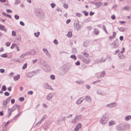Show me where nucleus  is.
<instances>
[{
    "label": "nucleus",
    "instance_id": "1",
    "mask_svg": "<svg viewBox=\"0 0 131 131\" xmlns=\"http://www.w3.org/2000/svg\"><path fill=\"white\" fill-rule=\"evenodd\" d=\"M107 119L104 117H103L101 119L100 122L102 124H104L107 122Z\"/></svg>",
    "mask_w": 131,
    "mask_h": 131
},
{
    "label": "nucleus",
    "instance_id": "2",
    "mask_svg": "<svg viewBox=\"0 0 131 131\" xmlns=\"http://www.w3.org/2000/svg\"><path fill=\"white\" fill-rule=\"evenodd\" d=\"M83 61L85 63L88 64L90 62L91 60L89 58H83Z\"/></svg>",
    "mask_w": 131,
    "mask_h": 131
},
{
    "label": "nucleus",
    "instance_id": "3",
    "mask_svg": "<svg viewBox=\"0 0 131 131\" xmlns=\"http://www.w3.org/2000/svg\"><path fill=\"white\" fill-rule=\"evenodd\" d=\"M81 128V125L80 124H79L77 125L74 129L75 131H78L80 130Z\"/></svg>",
    "mask_w": 131,
    "mask_h": 131
},
{
    "label": "nucleus",
    "instance_id": "4",
    "mask_svg": "<svg viewBox=\"0 0 131 131\" xmlns=\"http://www.w3.org/2000/svg\"><path fill=\"white\" fill-rule=\"evenodd\" d=\"M83 99L82 98H80L77 101V104H81L82 102Z\"/></svg>",
    "mask_w": 131,
    "mask_h": 131
},
{
    "label": "nucleus",
    "instance_id": "5",
    "mask_svg": "<svg viewBox=\"0 0 131 131\" xmlns=\"http://www.w3.org/2000/svg\"><path fill=\"white\" fill-rule=\"evenodd\" d=\"M20 77V75L19 74H18L16 76H15L14 77V80L16 81Z\"/></svg>",
    "mask_w": 131,
    "mask_h": 131
},
{
    "label": "nucleus",
    "instance_id": "6",
    "mask_svg": "<svg viewBox=\"0 0 131 131\" xmlns=\"http://www.w3.org/2000/svg\"><path fill=\"white\" fill-rule=\"evenodd\" d=\"M116 105V104L115 103H111L110 104L107 105V106L109 107H112L115 106Z\"/></svg>",
    "mask_w": 131,
    "mask_h": 131
},
{
    "label": "nucleus",
    "instance_id": "7",
    "mask_svg": "<svg viewBox=\"0 0 131 131\" xmlns=\"http://www.w3.org/2000/svg\"><path fill=\"white\" fill-rule=\"evenodd\" d=\"M109 125L110 126H112L114 125L115 124V122L114 121H111L109 122Z\"/></svg>",
    "mask_w": 131,
    "mask_h": 131
},
{
    "label": "nucleus",
    "instance_id": "8",
    "mask_svg": "<svg viewBox=\"0 0 131 131\" xmlns=\"http://www.w3.org/2000/svg\"><path fill=\"white\" fill-rule=\"evenodd\" d=\"M72 32L70 31L67 34V36L69 38H70L72 36Z\"/></svg>",
    "mask_w": 131,
    "mask_h": 131
},
{
    "label": "nucleus",
    "instance_id": "9",
    "mask_svg": "<svg viewBox=\"0 0 131 131\" xmlns=\"http://www.w3.org/2000/svg\"><path fill=\"white\" fill-rule=\"evenodd\" d=\"M131 118V116L130 115H128L125 118V119L126 121H128L129 119H130Z\"/></svg>",
    "mask_w": 131,
    "mask_h": 131
},
{
    "label": "nucleus",
    "instance_id": "10",
    "mask_svg": "<svg viewBox=\"0 0 131 131\" xmlns=\"http://www.w3.org/2000/svg\"><path fill=\"white\" fill-rule=\"evenodd\" d=\"M9 121H8L5 123V125L3 127L4 129H5V130H6V127L8 126L9 124Z\"/></svg>",
    "mask_w": 131,
    "mask_h": 131
},
{
    "label": "nucleus",
    "instance_id": "11",
    "mask_svg": "<svg viewBox=\"0 0 131 131\" xmlns=\"http://www.w3.org/2000/svg\"><path fill=\"white\" fill-rule=\"evenodd\" d=\"M130 126V125L129 124L126 125L125 126V129L126 130H127L129 129V128Z\"/></svg>",
    "mask_w": 131,
    "mask_h": 131
},
{
    "label": "nucleus",
    "instance_id": "12",
    "mask_svg": "<svg viewBox=\"0 0 131 131\" xmlns=\"http://www.w3.org/2000/svg\"><path fill=\"white\" fill-rule=\"evenodd\" d=\"M94 33L95 34L97 35L99 33V31L98 30L95 29L94 31Z\"/></svg>",
    "mask_w": 131,
    "mask_h": 131
},
{
    "label": "nucleus",
    "instance_id": "13",
    "mask_svg": "<svg viewBox=\"0 0 131 131\" xmlns=\"http://www.w3.org/2000/svg\"><path fill=\"white\" fill-rule=\"evenodd\" d=\"M0 29L1 30H5V28L4 26L2 25H0Z\"/></svg>",
    "mask_w": 131,
    "mask_h": 131
},
{
    "label": "nucleus",
    "instance_id": "14",
    "mask_svg": "<svg viewBox=\"0 0 131 131\" xmlns=\"http://www.w3.org/2000/svg\"><path fill=\"white\" fill-rule=\"evenodd\" d=\"M105 71H103L101 73L100 75V77H103L104 75L105 74Z\"/></svg>",
    "mask_w": 131,
    "mask_h": 131
},
{
    "label": "nucleus",
    "instance_id": "15",
    "mask_svg": "<svg viewBox=\"0 0 131 131\" xmlns=\"http://www.w3.org/2000/svg\"><path fill=\"white\" fill-rule=\"evenodd\" d=\"M113 36L112 37L111 36H110L109 37V38L111 40V39L113 38H114L115 37V35L116 34L115 32H113Z\"/></svg>",
    "mask_w": 131,
    "mask_h": 131
},
{
    "label": "nucleus",
    "instance_id": "16",
    "mask_svg": "<svg viewBox=\"0 0 131 131\" xmlns=\"http://www.w3.org/2000/svg\"><path fill=\"white\" fill-rule=\"evenodd\" d=\"M2 90L4 91H6V88L5 85H4L3 86Z\"/></svg>",
    "mask_w": 131,
    "mask_h": 131
},
{
    "label": "nucleus",
    "instance_id": "17",
    "mask_svg": "<svg viewBox=\"0 0 131 131\" xmlns=\"http://www.w3.org/2000/svg\"><path fill=\"white\" fill-rule=\"evenodd\" d=\"M7 103V100H6L4 101L3 102V105H5V107H6Z\"/></svg>",
    "mask_w": 131,
    "mask_h": 131
},
{
    "label": "nucleus",
    "instance_id": "18",
    "mask_svg": "<svg viewBox=\"0 0 131 131\" xmlns=\"http://www.w3.org/2000/svg\"><path fill=\"white\" fill-rule=\"evenodd\" d=\"M12 111V110H11L10 109H8V114L9 116H10V115H11Z\"/></svg>",
    "mask_w": 131,
    "mask_h": 131
},
{
    "label": "nucleus",
    "instance_id": "19",
    "mask_svg": "<svg viewBox=\"0 0 131 131\" xmlns=\"http://www.w3.org/2000/svg\"><path fill=\"white\" fill-rule=\"evenodd\" d=\"M52 96L51 94L48 95L47 96V98L48 100H49L51 98Z\"/></svg>",
    "mask_w": 131,
    "mask_h": 131
},
{
    "label": "nucleus",
    "instance_id": "20",
    "mask_svg": "<svg viewBox=\"0 0 131 131\" xmlns=\"http://www.w3.org/2000/svg\"><path fill=\"white\" fill-rule=\"evenodd\" d=\"M40 34V33L39 32H37V33H34V35L36 37H38L39 35Z\"/></svg>",
    "mask_w": 131,
    "mask_h": 131
},
{
    "label": "nucleus",
    "instance_id": "21",
    "mask_svg": "<svg viewBox=\"0 0 131 131\" xmlns=\"http://www.w3.org/2000/svg\"><path fill=\"white\" fill-rule=\"evenodd\" d=\"M70 57L71 58H73L74 60H76L77 58L76 56L74 55H72Z\"/></svg>",
    "mask_w": 131,
    "mask_h": 131
},
{
    "label": "nucleus",
    "instance_id": "22",
    "mask_svg": "<svg viewBox=\"0 0 131 131\" xmlns=\"http://www.w3.org/2000/svg\"><path fill=\"white\" fill-rule=\"evenodd\" d=\"M27 63L25 64L23 67L22 69H26L27 68Z\"/></svg>",
    "mask_w": 131,
    "mask_h": 131
},
{
    "label": "nucleus",
    "instance_id": "23",
    "mask_svg": "<svg viewBox=\"0 0 131 131\" xmlns=\"http://www.w3.org/2000/svg\"><path fill=\"white\" fill-rule=\"evenodd\" d=\"M102 28L105 31L106 33H107V32L106 31L105 26L104 25H103L102 26Z\"/></svg>",
    "mask_w": 131,
    "mask_h": 131
},
{
    "label": "nucleus",
    "instance_id": "24",
    "mask_svg": "<svg viewBox=\"0 0 131 131\" xmlns=\"http://www.w3.org/2000/svg\"><path fill=\"white\" fill-rule=\"evenodd\" d=\"M43 50L44 51V52H45V53L46 54H48V51L45 48H43Z\"/></svg>",
    "mask_w": 131,
    "mask_h": 131
},
{
    "label": "nucleus",
    "instance_id": "25",
    "mask_svg": "<svg viewBox=\"0 0 131 131\" xmlns=\"http://www.w3.org/2000/svg\"><path fill=\"white\" fill-rule=\"evenodd\" d=\"M31 53L32 54H34L36 53V51L35 50H32L31 51Z\"/></svg>",
    "mask_w": 131,
    "mask_h": 131
},
{
    "label": "nucleus",
    "instance_id": "26",
    "mask_svg": "<svg viewBox=\"0 0 131 131\" xmlns=\"http://www.w3.org/2000/svg\"><path fill=\"white\" fill-rule=\"evenodd\" d=\"M83 54L86 57H88L89 56V54L86 53H84Z\"/></svg>",
    "mask_w": 131,
    "mask_h": 131
},
{
    "label": "nucleus",
    "instance_id": "27",
    "mask_svg": "<svg viewBox=\"0 0 131 131\" xmlns=\"http://www.w3.org/2000/svg\"><path fill=\"white\" fill-rule=\"evenodd\" d=\"M24 100V97H21L19 98V100L20 101H23Z\"/></svg>",
    "mask_w": 131,
    "mask_h": 131
},
{
    "label": "nucleus",
    "instance_id": "28",
    "mask_svg": "<svg viewBox=\"0 0 131 131\" xmlns=\"http://www.w3.org/2000/svg\"><path fill=\"white\" fill-rule=\"evenodd\" d=\"M27 76L28 78H30L32 76V75L31 73H28V74Z\"/></svg>",
    "mask_w": 131,
    "mask_h": 131
},
{
    "label": "nucleus",
    "instance_id": "29",
    "mask_svg": "<svg viewBox=\"0 0 131 131\" xmlns=\"http://www.w3.org/2000/svg\"><path fill=\"white\" fill-rule=\"evenodd\" d=\"M56 5L54 3H52L51 4V6L52 8H53Z\"/></svg>",
    "mask_w": 131,
    "mask_h": 131
},
{
    "label": "nucleus",
    "instance_id": "30",
    "mask_svg": "<svg viewBox=\"0 0 131 131\" xmlns=\"http://www.w3.org/2000/svg\"><path fill=\"white\" fill-rule=\"evenodd\" d=\"M10 42H8L6 43V45L8 47L10 45Z\"/></svg>",
    "mask_w": 131,
    "mask_h": 131
},
{
    "label": "nucleus",
    "instance_id": "31",
    "mask_svg": "<svg viewBox=\"0 0 131 131\" xmlns=\"http://www.w3.org/2000/svg\"><path fill=\"white\" fill-rule=\"evenodd\" d=\"M83 13H84V15L85 16H87L88 14V13L87 12H86L85 11H84L83 12Z\"/></svg>",
    "mask_w": 131,
    "mask_h": 131
},
{
    "label": "nucleus",
    "instance_id": "32",
    "mask_svg": "<svg viewBox=\"0 0 131 131\" xmlns=\"http://www.w3.org/2000/svg\"><path fill=\"white\" fill-rule=\"evenodd\" d=\"M64 7L66 8H68V6L66 4H64L63 5Z\"/></svg>",
    "mask_w": 131,
    "mask_h": 131
},
{
    "label": "nucleus",
    "instance_id": "33",
    "mask_svg": "<svg viewBox=\"0 0 131 131\" xmlns=\"http://www.w3.org/2000/svg\"><path fill=\"white\" fill-rule=\"evenodd\" d=\"M80 64V63L79 61H78L75 63V64L76 65H79Z\"/></svg>",
    "mask_w": 131,
    "mask_h": 131
},
{
    "label": "nucleus",
    "instance_id": "34",
    "mask_svg": "<svg viewBox=\"0 0 131 131\" xmlns=\"http://www.w3.org/2000/svg\"><path fill=\"white\" fill-rule=\"evenodd\" d=\"M4 95L6 96H8L9 95V93L7 92H6L4 93Z\"/></svg>",
    "mask_w": 131,
    "mask_h": 131
},
{
    "label": "nucleus",
    "instance_id": "35",
    "mask_svg": "<svg viewBox=\"0 0 131 131\" xmlns=\"http://www.w3.org/2000/svg\"><path fill=\"white\" fill-rule=\"evenodd\" d=\"M53 42L54 43H55V44H56V45H57L58 43V41L56 39H55L54 40V41H53Z\"/></svg>",
    "mask_w": 131,
    "mask_h": 131
},
{
    "label": "nucleus",
    "instance_id": "36",
    "mask_svg": "<svg viewBox=\"0 0 131 131\" xmlns=\"http://www.w3.org/2000/svg\"><path fill=\"white\" fill-rule=\"evenodd\" d=\"M129 9V7L128 6H126L125 7H124L123 8V9L124 10H127L128 9Z\"/></svg>",
    "mask_w": 131,
    "mask_h": 131
},
{
    "label": "nucleus",
    "instance_id": "37",
    "mask_svg": "<svg viewBox=\"0 0 131 131\" xmlns=\"http://www.w3.org/2000/svg\"><path fill=\"white\" fill-rule=\"evenodd\" d=\"M2 14L5 16L6 17H8V14H7L5 13L4 12H2Z\"/></svg>",
    "mask_w": 131,
    "mask_h": 131
},
{
    "label": "nucleus",
    "instance_id": "38",
    "mask_svg": "<svg viewBox=\"0 0 131 131\" xmlns=\"http://www.w3.org/2000/svg\"><path fill=\"white\" fill-rule=\"evenodd\" d=\"M26 54L25 53L23 54L20 56V57L21 58H23L26 56Z\"/></svg>",
    "mask_w": 131,
    "mask_h": 131
},
{
    "label": "nucleus",
    "instance_id": "39",
    "mask_svg": "<svg viewBox=\"0 0 131 131\" xmlns=\"http://www.w3.org/2000/svg\"><path fill=\"white\" fill-rule=\"evenodd\" d=\"M1 56L3 57H7V55L6 54H2Z\"/></svg>",
    "mask_w": 131,
    "mask_h": 131
},
{
    "label": "nucleus",
    "instance_id": "40",
    "mask_svg": "<svg viewBox=\"0 0 131 131\" xmlns=\"http://www.w3.org/2000/svg\"><path fill=\"white\" fill-rule=\"evenodd\" d=\"M50 78L52 80H54L55 79V76L53 75H51L50 76Z\"/></svg>",
    "mask_w": 131,
    "mask_h": 131
},
{
    "label": "nucleus",
    "instance_id": "41",
    "mask_svg": "<svg viewBox=\"0 0 131 131\" xmlns=\"http://www.w3.org/2000/svg\"><path fill=\"white\" fill-rule=\"evenodd\" d=\"M111 17L112 19L113 20H114L115 18V16L114 15H112L111 16Z\"/></svg>",
    "mask_w": 131,
    "mask_h": 131
},
{
    "label": "nucleus",
    "instance_id": "42",
    "mask_svg": "<svg viewBox=\"0 0 131 131\" xmlns=\"http://www.w3.org/2000/svg\"><path fill=\"white\" fill-rule=\"evenodd\" d=\"M0 71L1 73H3L5 72V70L3 69H1L0 70Z\"/></svg>",
    "mask_w": 131,
    "mask_h": 131
},
{
    "label": "nucleus",
    "instance_id": "43",
    "mask_svg": "<svg viewBox=\"0 0 131 131\" xmlns=\"http://www.w3.org/2000/svg\"><path fill=\"white\" fill-rule=\"evenodd\" d=\"M12 35L13 36H16V33L15 32V31H13L12 32Z\"/></svg>",
    "mask_w": 131,
    "mask_h": 131
},
{
    "label": "nucleus",
    "instance_id": "44",
    "mask_svg": "<svg viewBox=\"0 0 131 131\" xmlns=\"http://www.w3.org/2000/svg\"><path fill=\"white\" fill-rule=\"evenodd\" d=\"M96 4L97 5H98L99 6H100L102 5V3L101 2H99L97 3Z\"/></svg>",
    "mask_w": 131,
    "mask_h": 131
},
{
    "label": "nucleus",
    "instance_id": "45",
    "mask_svg": "<svg viewBox=\"0 0 131 131\" xmlns=\"http://www.w3.org/2000/svg\"><path fill=\"white\" fill-rule=\"evenodd\" d=\"M15 17L16 19H18L19 18V16L16 14L15 15Z\"/></svg>",
    "mask_w": 131,
    "mask_h": 131
},
{
    "label": "nucleus",
    "instance_id": "46",
    "mask_svg": "<svg viewBox=\"0 0 131 131\" xmlns=\"http://www.w3.org/2000/svg\"><path fill=\"white\" fill-rule=\"evenodd\" d=\"M6 12H7L9 13H11L12 12V11L9 9H7L6 10Z\"/></svg>",
    "mask_w": 131,
    "mask_h": 131
},
{
    "label": "nucleus",
    "instance_id": "47",
    "mask_svg": "<svg viewBox=\"0 0 131 131\" xmlns=\"http://www.w3.org/2000/svg\"><path fill=\"white\" fill-rule=\"evenodd\" d=\"M70 22V20L68 19L66 21V23L67 24H68Z\"/></svg>",
    "mask_w": 131,
    "mask_h": 131
},
{
    "label": "nucleus",
    "instance_id": "48",
    "mask_svg": "<svg viewBox=\"0 0 131 131\" xmlns=\"http://www.w3.org/2000/svg\"><path fill=\"white\" fill-rule=\"evenodd\" d=\"M76 15L78 17H80L81 16V15L79 13H77L76 14Z\"/></svg>",
    "mask_w": 131,
    "mask_h": 131
},
{
    "label": "nucleus",
    "instance_id": "49",
    "mask_svg": "<svg viewBox=\"0 0 131 131\" xmlns=\"http://www.w3.org/2000/svg\"><path fill=\"white\" fill-rule=\"evenodd\" d=\"M15 44H13L12 46H11V49L14 48L15 46Z\"/></svg>",
    "mask_w": 131,
    "mask_h": 131
},
{
    "label": "nucleus",
    "instance_id": "50",
    "mask_svg": "<svg viewBox=\"0 0 131 131\" xmlns=\"http://www.w3.org/2000/svg\"><path fill=\"white\" fill-rule=\"evenodd\" d=\"M15 102V100L14 99H12L11 100V102L12 104H13Z\"/></svg>",
    "mask_w": 131,
    "mask_h": 131
},
{
    "label": "nucleus",
    "instance_id": "51",
    "mask_svg": "<svg viewBox=\"0 0 131 131\" xmlns=\"http://www.w3.org/2000/svg\"><path fill=\"white\" fill-rule=\"evenodd\" d=\"M33 93V92L32 91H30L28 92V94H32Z\"/></svg>",
    "mask_w": 131,
    "mask_h": 131
},
{
    "label": "nucleus",
    "instance_id": "52",
    "mask_svg": "<svg viewBox=\"0 0 131 131\" xmlns=\"http://www.w3.org/2000/svg\"><path fill=\"white\" fill-rule=\"evenodd\" d=\"M125 51V48L123 47V48L122 49V50L121 51V53H123Z\"/></svg>",
    "mask_w": 131,
    "mask_h": 131
},
{
    "label": "nucleus",
    "instance_id": "53",
    "mask_svg": "<svg viewBox=\"0 0 131 131\" xmlns=\"http://www.w3.org/2000/svg\"><path fill=\"white\" fill-rule=\"evenodd\" d=\"M7 0H0V1L1 2L4 3Z\"/></svg>",
    "mask_w": 131,
    "mask_h": 131
},
{
    "label": "nucleus",
    "instance_id": "54",
    "mask_svg": "<svg viewBox=\"0 0 131 131\" xmlns=\"http://www.w3.org/2000/svg\"><path fill=\"white\" fill-rule=\"evenodd\" d=\"M20 24L21 25L24 26V23L22 21H20Z\"/></svg>",
    "mask_w": 131,
    "mask_h": 131
},
{
    "label": "nucleus",
    "instance_id": "55",
    "mask_svg": "<svg viewBox=\"0 0 131 131\" xmlns=\"http://www.w3.org/2000/svg\"><path fill=\"white\" fill-rule=\"evenodd\" d=\"M37 61V59H35V60H34L32 61V63H36Z\"/></svg>",
    "mask_w": 131,
    "mask_h": 131
},
{
    "label": "nucleus",
    "instance_id": "56",
    "mask_svg": "<svg viewBox=\"0 0 131 131\" xmlns=\"http://www.w3.org/2000/svg\"><path fill=\"white\" fill-rule=\"evenodd\" d=\"M123 37L122 36H121L120 37L119 39L121 41H122L123 40Z\"/></svg>",
    "mask_w": 131,
    "mask_h": 131
},
{
    "label": "nucleus",
    "instance_id": "57",
    "mask_svg": "<svg viewBox=\"0 0 131 131\" xmlns=\"http://www.w3.org/2000/svg\"><path fill=\"white\" fill-rule=\"evenodd\" d=\"M94 14V13H93L92 12H91L90 13V16Z\"/></svg>",
    "mask_w": 131,
    "mask_h": 131
},
{
    "label": "nucleus",
    "instance_id": "58",
    "mask_svg": "<svg viewBox=\"0 0 131 131\" xmlns=\"http://www.w3.org/2000/svg\"><path fill=\"white\" fill-rule=\"evenodd\" d=\"M3 111L0 112V115L3 116Z\"/></svg>",
    "mask_w": 131,
    "mask_h": 131
},
{
    "label": "nucleus",
    "instance_id": "59",
    "mask_svg": "<svg viewBox=\"0 0 131 131\" xmlns=\"http://www.w3.org/2000/svg\"><path fill=\"white\" fill-rule=\"evenodd\" d=\"M86 42H87V43H88V42L86 41H85L84 42V45L85 46H86L88 45V44H87V45H85V43H86Z\"/></svg>",
    "mask_w": 131,
    "mask_h": 131
},
{
    "label": "nucleus",
    "instance_id": "60",
    "mask_svg": "<svg viewBox=\"0 0 131 131\" xmlns=\"http://www.w3.org/2000/svg\"><path fill=\"white\" fill-rule=\"evenodd\" d=\"M4 50V49L2 47L0 49V52L3 51Z\"/></svg>",
    "mask_w": 131,
    "mask_h": 131
},
{
    "label": "nucleus",
    "instance_id": "61",
    "mask_svg": "<svg viewBox=\"0 0 131 131\" xmlns=\"http://www.w3.org/2000/svg\"><path fill=\"white\" fill-rule=\"evenodd\" d=\"M116 129L118 130H120V127L119 126H118L116 127Z\"/></svg>",
    "mask_w": 131,
    "mask_h": 131
},
{
    "label": "nucleus",
    "instance_id": "62",
    "mask_svg": "<svg viewBox=\"0 0 131 131\" xmlns=\"http://www.w3.org/2000/svg\"><path fill=\"white\" fill-rule=\"evenodd\" d=\"M119 51V50H116L114 54H116L117 53H118Z\"/></svg>",
    "mask_w": 131,
    "mask_h": 131
},
{
    "label": "nucleus",
    "instance_id": "63",
    "mask_svg": "<svg viewBox=\"0 0 131 131\" xmlns=\"http://www.w3.org/2000/svg\"><path fill=\"white\" fill-rule=\"evenodd\" d=\"M8 91H10L11 90V88L10 87H9L8 88Z\"/></svg>",
    "mask_w": 131,
    "mask_h": 131
},
{
    "label": "nucleus",
    "instance_id": "64",
    "mask_svg": "<svg viewBox=\"0 0 131 131\" xmlns=\"http://www.w3.org/2000/svg\"><path fill=\"white\" fill-rule=\"evenodd\" d=\"M83 82L82 81H80V82H79L78 83L79 84H83Z\"/></svg>",
    "mask_w": 131,
    "mask_h": 131
}]
</instances>
